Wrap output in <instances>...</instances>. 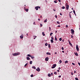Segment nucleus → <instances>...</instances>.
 <instances>
[{
	"mask_svg": "<svg viewBox=\"0 0 80 80\" xmlns=\"http://www.w3.org/2000/svg\"><path fill=\"white\" fill-rule=\"evenodd\" d=\"M57 71L58 72V73L59 72V70H58Z\"/></svg>",
	"mask_w": 80,
	"mask_h": 80,
	"instance_id": "nucleus-59",
	"label": "nucleus"
},
{
	"mask_svg": "<svg viewBox=\"0 0 80 80\" xmlns=\"http://www.w3.org/2000/svg\"><path fill=\"white\" fill-rule=\"evenodd\" d=\"M20 38L21 39H22V38H23V35L20 36Z\"/></svg>",
	"mask_w": 80,
	"mask_h": 80,
	"instance_id": "nucleus-11",
	"label": "nucleus"
},
{
	"mask_svg": "<svg viewBox=\"0 0 80 80\" xmlns=\"http://www.w3.org/2000/svg\"><path fill=\"white\" fill-rule=\"evenodd\" d=\"M44 22H47V19H46V20H45Z\"/></svg>",
	"mask_w": 80,
	"mask_h": 80,
	"instance_id": "nucleus-20",
	"label": "nucleus"
},
{
	"mask_svg": "<svg viewBox=\"0 0 80 80\" xmlns=\"http://www.w3.org/2000/svg\"><path fill=\"white\" fill-rule=\"evenodd\" d=\"M65 63H68V61H66L65 62Z\"/></svg>",
	"mask_w": 80,
	"mask_h": 80,
	"instance_id": "nucleus-32",
	"label": "nucleus"
},
{
	"mask_svg": "<svg viewBox=\"0 0 80 80\" xmlns=\"http://www.w3.org/2000/svg\"><path fill=\"white\" fill-rule=\"evenodd\" d=\"M71 74L72 75H73V72H71Z\"/></svg>",
	"mask_w": 80,
	"mask_h": 80,
	"instance_id": "nucleus-38",
	"label": "nucleus"
},
{
	"mask_svg": "<svg viewBox=\"0 0 80 80\" xmlns=\"http://www.w3.org/2000/svg\"><path fill=\"white\" fill-rule=\"evenodd\" d=\"M24 10L26 11L27 12L28 11V9H25V7H24Z\"/></svg>",
	"mask_w": 80,
	"mask_h": 80,
	"instance_id": "nucleus-7",
	"label": "nucleus"
},
{
	"mask_svg": "<svg viewBox=\"0 0 80 80\" xmlns=\"http://www.w3.org/2000/svg\"><path fill=\"white\" fill-rule=\"evenodd\" d=\"M49 31H50L51 30V28H50V27H49Z\"/></svg>",
	"mask_w": 80,
	"mask_h": 80,
	"instance_id": "nucleus-39",
	"label": "nucleus"
},
{
	"mask_svg": "<svg viewBox=\"0 0 80 80\" xmlns=\"http://www.w3.org/2000/svg\"><path fill=\"white\" fill-rule=\"evenodd\" d=\"M76 48L77 51H79V48H78V45H77L76 46Z\"/></svg>",
	"mask_w": 80,
	"mask_h": 80,
	"instance_id": "nucleus-4",
	"label": "nucleus"
},
{
	"mask_svg": "<svg viewBox=\"0 0 80 80\" xmlns=\"http://www.w3.org/2000/svg\"><path fill=\"white\" fill-rule=\"evenodd\" d=\"M62 40V38H60L59 39V41H61V40Z\"/></svg>",
	"mask_w": 80,
	"mask_h": 80,
	"instance_id": "nucleus-29",
	"label": "nucleus"
},
{
	"mask_svg": "<svg viewBox=\"0 0 80 80\" xmlns=\"http://www.w3.org/2000/svg\"><path fill=\"white\" fill-rule=\"evenodd\" d=\"M38 20H39V21L40 20V18L38 19Z\"/></svg>",
	"mask_w": 80,
	"mask_h": 80,
	"instance_id": "nucleus-58",
	"label": "nucleus"
},
{
	"mask_svg": "<svg viewBox=\"0 0 80 80\" xmlns=\"http://www.w3.org/2000/svg\"><path fill=\"white\" fill-rule=\"evenodd\" d=\"M69 7V6H68L66 7V10H68V8Z\"/></svg>",
	"mask_w": 80,
	"mask_h": 80,
	"instance_id": "nucleus-10",
	"label": "nucleus"
},
{
	"mask_svg": "<svg viewBox=\"0 0 80 80\" xmlns=\"http://www.w3.org/2000/svg\"><path fill=\"white\" fill-rule=\"evenodd\" d=\"M35 9H36V10H38V7L36 6L35 7Z\"/></svg>",
	"mask_w": 80,
	"mask_h": 80,
	"instance_id": "nucleus-6",
	"label": "nucleus"
},
{
	"mask_svg": "<svg viewBox=\"0 0 80 80\" xmlns=\"http://www.w3.org/2000/svg\"><path fill=\"white\" fill-rule=\"evenodd\" d=\"M57 66V64H54L53 65V66L52 67V68H54L56 67V66Z\"/></svg>",
	"mask_w": 80,
	"mask_h": 80,
	"instance_id": "nucleus-3",
	"label": "nucleus"
},
{
	"mask_svg": "<svg viewBox=\"0 0 80 80\" xmlns=\"http://www.w3.org/2000/svg\"><path fill=\"white\" fill-rule=\"evenodd\" d=\"M45 45L46 46H47V45H48V43H46L45 44Z\"/></svg>",
	"mask_w": 80,
	"mask_h": 80,
	"instance_id": "nucleus-33",
	"label": "nucleus"
},
{
	"mask_svg": "<svg viewBox=\"0 0 80 80\" xmlns=\"http://www.w3.org/2000/svg\"><path fill=\"white\" fill-rule=\"evenodd\" d=\"M32 68H34V69H36V67L35 66H32Z\"/></svg>",
	"mask_w": 80,
	"mask_h": 80,
	"instance_id": "nucleus-21",
	"label": "nucleus"
},
{
	"mask_svg": "<svg viewBox=\"0 0 80 80\" xmlns=\"http://www.w3.org/2000/svg\"><path fill=\"white\" fill-rule=\"evenodd\" d=\"M72 11L70 12L69 13V17L70 18H72V16H71V15L70 14V13H72Z\"/></svg>",
	"mask_w": 80,
	"mask_h": 80,
	"instance_id": "nucleus-9",
	"label": "nucleus"
},
{
	"mask_svg": "<svg viewBox=\"0 0 80 80\" xmlns=\"http://www.w3.org/2000/svg\"><path fill=\"white\" fill-rule=\"evenodd\" d=\"M58 77H59V78H61V75H60V76H58Z\"/></svg>",
	"mask_w": 80,
	"mask_h": 80,
	"instance_id": "nucleus-49",
	"label": "nucleus"
},
{
	"mask_svg": "<svg viewBox=\"0 0 80 80\" xmlns=\"http://www.w3.org/2000/svg\"><path fill=\"white\" fill-rule=\"evenodd\" d=\"M26 35H27V36H28V33H27V34H26Z\"/></svg>",
	"mask_w": 80,
	"mask_h": 80,
	"instance_id": "nucleus-63",
	"label": "nucleus"
},
{
	"mask_svg": "<svg viewBox=\"0 0 80 80\" xmlns=\"http://www.w3.org/2000/svg\"><path fill=\"white\" fill-rule=\"evenodd\" d=\"M58 27H60V25H58Z\"/></svg>",
	"mask_w": 80,
	"mask_h": 80,
	"instance_id": "nucleus-54",
	"label": "nucleus"
},
{
	"mask_svg": "<svg viewBox=\"0 0 80 80\" xmlns=\"http://www.w3.org/2000/svg\"><path fill=\"white\" fill-rule=\"evenodd\" d=\"M30 58L28 57H27V59L28 60H30Z\"/></svg>",
	"mask_w": 80,
	"mask_h": 80,
	"instance_id": "nucleus-13",
	"label": "nucleus"
},
{
	"mask_svg": "<svg viewBox=\"0 0 80 80\" xmlns=\"http://www.w3.org/2000/svg\"><path fill=\"white\" fill-rule=\"evenodd\" d=\"M33 25H34H34H36V24H35V22H33Z\"/></svg>",
	"mask_w": 80,
	"mask_h": 80,
	"instance_id": "nucleus-45",
	"label": "nucleus"
},
{
	"mask_svg": "<svg viewBox=\"0 0 80 80\" xmlns=\"http://www.w3.org/2000/svg\"><path fill=\"white\" fill-rule=\"evenodd\" d=\"M36 70H37V71L38 72H40V68H38L36 69Z\"/></svg>",
	"mask_w": 80,
	"mask_h": 80,
	"instance_id": "nucleus-5",
	"label": "nucleus"
},
{
	"mask_svg": "<svg viewBox=\"0 0 80 80\" xmlns=\"http://www.w3.org/2000/svg\"><path fill=\"white\" fill-rule=\"evenodd\" d=\"M45 60L46 61H48V57L46 58L45 59Z\"/></svg>",
	"mask_w": 80,
	"mask_h": 80,
	"instance_id": "nucleus-12",
	"label": "nucleus"
},
{
	"mask_svg": "<svg viewBox=\"0 0 80 80\" xmlns=\"http://www.w3.org/2000/svg\"><path fill=\"white\" fill-rule=\"evenodd\" d=\"M60 15H62V13H60Z\"/></svg>",
	"mask_w": 80,
	"mask_h": 80,
	"instance_id": "nucleus-57",
	"label": "nucleus"
},
{
	"mask_svg": "<svg viewBox=\"0 0 80 80\" xmlns=\"http://www.w3.org/2000/svg\"><path fill=\"white\" fill-rule=\"evenodd\" d=\"M54 2L55 3H57V1L55 0L54 1Z\"/></svg>",
	"mask_w": 80,
	"mask_h": 80,
	"instance_id": "nucleus-22",
	"label": "nucleus"
},
{
	"mask_svg": "<svg viewBox=\"0 0 80 80\" xmlns=\"http://www.w3.org/2000/svg\"><path fill=\"white\" fill-rule=\"evenodd\" d=\"M51 39H52V40H53V36H52L51 38Z\"/></svg>",
	"mask_w": 80,
	"mask_h": 80,
	"instance_id": "nucleus-47",
	"label": "nucleus"
},
{
	"mask_svg": "<svg viewBox=\"0 0 80 80\" xmlns=\"http://www.w3.org/2000/svg\"><path fill=\"white\" fill-rule=\"evenodd\" d=\"M62 50H64V48H63V47H62Z\"/></svg>",
	"mask_w": 80,
	"mask_h": 80,
	"instance_id": "nucleus-37",
	"label": "nucleus"
},
{
	"mask_svg": "<svg viewBox=\"0 0 80 80\" xmlns=\"http://www.w3.org/2000/svg\"><path fill=\"white\" fill-rule=\"evenodd\" d=\"M27 56L28 57H31V55L30 54H28Z\"/></svg>",
	"mask_w": 80,
	"mask_h": 80,
	"instance_id": "nucleus-25",
	"label": "nucleus"
},
{
	"mask_svg": "<svg viewBox=\"0 0 80 80\" xmlns=\"http://www.w3.org/2000/svg\"><path fill=\"white\" fill-rule=\"evenodd\" d=\"M52 34H53L52 32H51V33H50V36H52Z\"/></svg>",
	"mask_w": 80,
	"mask_h": 80,
	"instance_id": "nucleus-35",
	"label": "nucleus"
},
{
	"mask_svg": "<svg viewBox=\"0 0 80 80\" xmlns=\"http://www.w3.org/2000/svg\"><path fill=\"white\" fill-rule=\"evenodd\" d=\"M38 8H40V7L38 6Z\"/></svg>",
	"mask_w": 80,
	"mask_h": 80,
	"instance_id": "nucleus-61",
	"label": "nucleus"
},
{
	"mask_svg": "<svg viewBox=\"0 0 80 80\" xmlns=\"http://www.w3.org/2000/svg\"><path fill=\"white\" fill-rule=\"evenodd\" d=\"M51 75L52 76H53V73H52L51 74Z\"/></svg>",
	"mask_w": 80,
	"mask_h": 80,
	"instance_id": "nucleus-51",
	"label": "nucleus"
},
{
	"mask_svg": "<svg viewBox=\"0 0 80 80\" xmlns=\"http://www.w3.org/2000/svg\"><path fill=\"white\" fill-rule=\"evenodd\" d=\"M31 77H33V74L31 75Z\"/></svg>",
	"mask_w": 80,
	"mask_h": 80,
	"instance_id": "nucleus-40",
	"label": "nucleus"
},
{
	"mask_svg": "<svg viewBox=\"0 0 80 80\" xmlns=\"http://www.w3.org/2000/svg\"><path fill=\"white\" fill-rule=\"evenodd\" d=\"M48 48H50V47H51L50 44H48Z\"/></svg>",
	"mask_w": 80,
	"mask_h": 80,
	"instance_id": "nucleus-27",
	"label": "nucleus"
},
{
	"mask_svg": "<svg viewBox=\"0 0 80 80\" xmlns=\"http://www.w3.org/2000/svg\"><path fill=\"white\" fill-rule=\"evenodd\" d=\"M53 11H54V12H55V11H56V10H55V9H53Z\"/></svg>",
	"mask_w": 80,
	"mask_h": 80,
	"instance_id": "nucleus-55",
	"label": "nucleus"
},
{
	"mask_svg": "<svg viewBox=\"0 0 80 80\" xmlns=\"http://www.w3.org/2000/svg\"><path fill=\"white\" fill-rule=\"evenodd\" d=\"M46 54L47 55H51V54L49 52H47Z\"/></svg>",
	"mask_w": 80,
	"mask_h": 80,
	"instance_id": "nucleus-16",
	"label": "nucleus"
},
{
	"mask_svg": "<svg viewBox=\"0 0 80 80\" xmlns=\"http://www.w3.org/2000/svg\"><path fill=\"white\" fill-rule=\"evenodd\" d=\"M68 42L69 43V45H70L72 46V43H71V42H70V41L69 40H68Z\"/></svg>",
	"mask_w": 80,
	"mask_h": 80,
	"instance_id": "nucleus-8",
	"label": "nucleus"
},
{
	"mask_svg": "<svg viewBox=\"0 0 80 80\" xmlns=\"http://www.w3.org/2000/svg\"><path fill=\"white\" fill-rule=\"evenodd\" d=\"M57 31H56L55 32V33H57Z\"/></svg>",
	"mask_w": 80,
	"mask_h": 80,
	"instance_id": "nucleus-60",
	"label": "nucleus"
},
{
	"mask_svg": "<svg viewBox=\"0 0 80 80\" xmlns=\"http://www.w3.org/2000/svg\"><path fill=\"white\" fill-rule=\"evenodd\" d=\"M40 27H42V24H40Z\"/></svg>",
	"mask_w": 80,
	"mask_h": 80,
	"instance_id": "nucleus-46",
	"label": "nucleus"
},
{
	"mask_svg": "<svg viewBox=\"0 0 80 80\" xmlns=\"http://www.w3.org/2000/svg\"><path fill=\"white\" fill-rule=\"evenodd\" d=\"M75 79L76 80H78V79L77 78H75Z\"/></svg>",
	"mask_w": 80,
	"mask_h": 80,
	"instance_id": "nucleus-30",
	"label": "nucleus"
},
{
	"mask_svg": "<svg viewBox=\"0 0 80 80\" xmlns=\"http://www.w3.org/2000/svg\"><path fill=\"white\" fill-rule=\"evenodd\" d=\"M51 42L52 43H53V40L52 39H51Z\"/></svg>",
	"mask_w": 80,
	"mask_h": 80,
	"instance_id": "nucleus-18",
	"label": "nucleus"
},
{
	"mask_svg": "<svg viewBox=\"0 0 80 80\" xmlns=\"http://www.w3.org/2000/svg\"><path fill=\"white\" fill-rule=\"evenodd\" d=\"M74 73H76V71H74Z\"/></svg>",
	"mask_w": 80,
	"mask_h": 80,
	"instance_id": "nucleus-56",
	"label": "nucleus"
},
{
	"mask_svg": "<svg viewBox=\"0 0 80 80\" xmlns=\"http://www.w3.org/2000/svg\"><path fill=\"white\" fill-rule=\"evenodd\" d=\"M71 38H73V35H71Z\"/></svg>",
	"mask_w": 80,
	"mask_h": 80,
	"instance_id": "nucleus-36",
	"label": "nucleus"
},
{
	"mask_svg": "<svg viewBox=\"0 0 80 80\" xmlns=\"http://www.w3.org/2000/svg\"><path fill=\"white\" fill-rule=\"evenodd\" d=\"M30 57H31V58H32V59H34V57L32 56H31Z\"/></svg>",
	"mask_w": 80,
	"mask_h": 80,
	"instance_id": "nucleus-15",
	"label": "nucleus"
},
{
	"mask_svg": "<svg viewBox=\"0 0 80 80\" xmlns=\"http://www.w3.org/2000/svg\"><path fill=\"white\" fill-rule=\"evenodd\" d=\"M62 42H64V39L62 40Z\"/></svg>",
	"mask_w": 80,
	"mask_h": 80,
	"instance_id": "nucleus-64",
	"label": "nucleus"
},
{
	"mask_svg": "<svg viewBox=\"0 0 80 80\" xmlns=\"http://www.w3.org/2000/svg\"><path fill=\"white\" fill-rule=\"evenodd\" d=\"M32 63H33V62H32V61H31L30 62V64L31 65H32Z\"/></svg>",
	"mask_w": 80,
	"mask_h": 80,
	"instance_id": "nucleus-19",
	"label": "nucleus"
},
{
	"mask_svg": "<svg viewBox=\"0 0 80 80\" xmlns=\"http://www.w3.org/2000/svg\"><path fill=\"white\" fill-rule=\"evenodd\" d=\"M59 62H60V63H62V60H60L59 61Z\"/></svg>",
	"mask_w": 80,
	"mask_h": 80,
	"instance_id": "nucleus-43",
	"label": "nucleus"
},
{
	"mask_svg": "<svg viewBox=\"0 0 80 80\" xmlns=\"http://www.w3.org/2000/svg\"><path fill=\"white\" fill-rule=\"evenodd\" d=\"M72 65H75V63H72Z\"/></svg>",
	"mask_w": 80,
	"mask_h": 80,
	"instance_id": "nucleus-48",
	"label": "nucleus"
},
{
	"mask_svg": "<svg viewBox=\"0 0 80 80\" xmlns=\"http://www.w3.org/2000/svg\"><path fill=\"white\" fill-rule=\"evenodd\" d=\"M55 40H56V41H57V38H56V36H55Z\"/></svg>",
	"mask_w": 80,
	"mask_h": 80,
	"instance_id": "nucleus-24",
	"label": "nucleus"
},
{
	"mask_svg": "<svg viewBox=\"0 0 80 80\" xmlns=\"http://www.w3.org/2000/svg\"><path fill=\"white\" fill-rule=\"evenodd\" d=\"M57 23H58V24L59 25L60 24V22H58V21H57Z\"/></svg>",
	"mask_w": 80,
	"mask_h": 80,
	"instance_id": "nucleus-23",
	"label": "nucleus"
},
{
	"mask_svg": "<svg viewBox=\"0 0 80 80\" xmlns=\"http://www.w3.org/2000/svg\"><path fill=\"white\" fill-rule=\"evenodd\" d=\"M74 53L76 56H78V53H77V52H75Z\"/></svg>",
	"mask_w": 80,
	"mask_h": 80,
	"instance_id": "nucleus-14",
	"label": "nucleus"
},
{
	"mask_svg": "<svg viewBox=\"0 0 80 80\" xmlns=\"http://www.w3.org/2000/svg\"><path fill=\"white\" fill-rule=\"evenodd\" d=\"M58 1L59 2H61V0H58Z\"/></svg>",
	"mask_w": 80,
	"mask_h": 80,
	"instance_id": "nucleus-52",
	"label": "nucleus"
},
{
	"mask_svg": "<svg viewBox=\"0 0 80 80\" xmlns=\"http://www.w3.org/2000/svg\"><path fill=\"white\" fill-rule=\"evenodd\" d=\"M54 74H55V75H57V72H54Z\"/></svg>",
	"mask_w": 80,
	"mask_h": 80,
	"instance_id": "nucleus-34",
	"label": "nucleus"
},
{
	"mask_svg": "<svg viewBox=\"0 0 80 80\" xmlns=\"http://www.w3.org/2000/svg\"><path fill=\"white\" fill-rule=\"evenodd\" d=\"M71 33L72 35H73V34L74 33V30L73 29H71Z\"/></svg>",
	"mask_w": 80,
	"mask_h": 80,
	"instance_id": "nucleus-2",
	"label": "nucleus"
},
{
	"mask_svg": "<svg viewBox=\"0 0 80 80\" xmlns=\"http://www.w3.org/2000/svg\"><path fill=\"white\" fill-rule=\"evenodd\" d=\"M66 28H68V25H66Z\"/></svg>",
	"mask_w": 80,
	"mask_h": 80,
	"instance_id": "nucleus-44",
	"label": "nucleus"
},
{
	"mask_svg": "<svg viewBox=\"0 0 80 80\" xmlns=\"http://www.w3.org/2000/svg\"><path fill=\"white\" fill-rule=\"evenodd\" d=\"M62 9H65V7L64 6L62 7Z\"/></svg>",
	"mask_w": 80,
	"mask_h": 80,
	"instance_id": "nucleus-26",
	"label": "nucleus"
},
{
	"mask_svg": "<svg viewBox=\"0 0 80 80\" xmlns=\"http://www.w3.org/2000/svg\"><path fill=\"white\" fill-rule=\"evenodd\" d=\"M20 54V52H18L17 53H12V55L13 56H17V55H18Z\"/></svg>",
	"mask_w": 80,
	"mask_h": 80,
	"instance_id": "nucleus-1",
	"label": "nucleus"
},
{
	"mask_svg": "<svg viewBox=\"0 0 80 80\" xmlns=\"http://www.w3.org/2000/svg\"><path fill=\"white\" fill-rule=\"evenodd\" d=\"M65 5H66V7H67V6H69L68 5L67 3H66Z\"/></svg>",
	"mask_w": 80,
	"mask_h": 80,
	"instance_id": "nucleus-31",
	"label": "nucleus"
},
{
	"mask_svg": "<svg viewBox=\"0 0 80 80\" xmlns=\"http://www.w3.org/2000/svg\"><path fill=\"white\" fill-rule=\"evenodd\" d=\"M62 53H64V51H62Z\"/></svg>",
	"mask_w": 80,
	"mask_h": 80,
	"instance_id": "nucleus-62",
	"label": "nucleus"
},
{
	"mask_svg": "<svg viewBox=\"0 0 80 80\" xmlns=\"http://www.w3.org/2000/svg\"><path fill=\"white\" fill-rule=\"evenodd\" d=\"M27 64L26 63L25 64V66H24V67H27Z\"/></svg>",
	"mask_w": 80,
	"mask_h": 80,
	"instance_id": "nucleus-42",
	"label": "nucleus"
},
{
	"mask_svg": "<svg viewBox=\"0 0 80 80\" xmlns=\"http://www.w3.org/2000/svg\"><path fill=\"white\" fill-rule=\"evenodd\" d=\"M55 17H56V18H57V16L55 15Z\"/></svg>",
	"mask_w": 80,
	"mask_h": 80,
	"instance_id": "nucleus-50",
	"label": "nucleus"
},
{
	"mask_svg": "<svg viewBox=\"0 0 80 80\" xmlns=\"http://www.w3.org/2000/svg\"><path fill=\"white\" fill-rule=\"evenodd\" d=\"M60 68H60L59 67V68H58V69L60 70Z\"/></svg>",
	"mask_w": 80,
	"mask_h": 80,
	"instance_id": "nucleus-53",
	"label": "nucleus"
},
{
	"mask_svg": "<svg viewBox=\"0 0 80 80\" xmlns=\"http://www.w3.org/2000/svg\"><path fill=\"white\" fill-rule=\"evenodd\" d=\"M48 77H51V74L49 73L48 74Z\"/></svg>",
	"mask_w": 80,
	"mask_h": 80,
	"instance_id": "nucleus-17",
	"label": "nucleus"
},
{
	"mask_svg": "<svg viewBox=\"0 0 80 80\" xmlns=\"http://www.w3.org/2000/svg\"><path fill=\"white\" fill-rule=\"evenodd\" d=\"M42 34L43 36H45V34H44V32H42Z\"/></svg>",
	"mask_w": 80,
	"mask_h": 80,
	"instance_id": "nucleus-28",
	"label": "nucleus"
},
{
	"mask_svg": "<svg viewBox=\"0 0 80 80\" xmlns=\"http://www.w3.org/2000/svg\"><path fill=\"white\" fill-rule=\"evenodd\" d=\"M73 12L74 14H75V10H73Z\"/></svg>",
	"mask_w": 80,
	"mask_h": 80,
	"instance_id": "nucleus-41",
	"label": "nucleus"
}]
</instances>
